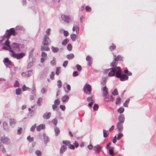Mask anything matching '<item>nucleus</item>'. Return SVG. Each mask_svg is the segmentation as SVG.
Here are the masks:
<instances>
[{
  "mask_svg": "<svg viewBox=\"0 0 156 156\" xmlns=\"http://www.w3.org/2000/svg\"><path fill=\"white\" fill-rule=\"evenodd\" d=\"M86 10L87 11L90 12L91 10V9L89 6H87L85 7Z\"/></svg>",
  "mask_w": 156,
  "mask_h": 156,
  "instance_id": "338daca9",
  "label": "nucleus"
},
{
  "mask_svg": "<svg viewBox=\"0 0 156 156\" xmlns=\"http://www.w3.org/2000/svg\"><path fill=\"white\" fill-rule=\"evenodd\" d=\"M0 147L1 148L2 151L3 153H5V150L4 147L3 145L0 142Z\"/></svg>",
  "mask_w": 156,
  "mask_h": 156,
  "instance_id": "2f4dec72",
  "label": "nucleus"
},
{
  "mask_svg": "<svg viewBox=\"0 0 156 156\" xmlns=\"http://www.w3.org/2000/svg\"><path fill=\"white\" fill-rule=\"evenodd\" d=\"M57 105H56L53 104L52 105V109L53 110L55 111V110L57 111L58 109H59L58 108H57Z\"/></svg>",
  "mask_w": 156,
  "mask_h": 156,
  "instance_id": "ea45409f",
  "label": "nucleus"
},
{
  "mask_svg": "<svg viewBox=\"0 0 156 156\" xmlns=\"http://www.w3.org/2000/svg\"><path fill=\"white\" fill-rule=\"evenodd\" d=\"M72 48V46L71 44H68L67 46V50L69 51H71Z\"/></svg>",
  "mask_w": 156,
  "mask_h": 156,
  "instance_id": "f704fd0d",
  "label": "nucleus"
},
{
  "mask_svg": "<svg viewBox=\"0 0 156 156\" xmlns=\"http://www.w3.org/2000/svg\"><path fill=\"white\" fill-rule=\"evenodd\" d=\"M21 89L18 88L16 90V93L17 95L20 94L21 93Z\"/></svg>",
  "mask_w": 156,
  "mask_h": 156,
  "instance_id": "c9c22d12",
  "label": "nucleus"
},
{
  "mask_svg": "<svg viewBox=\"0 0 156 156\" xmlns=\"http://www.w3.org/2000/svg\"><path fill=\"white\" fill-rule=\"evenodd\" d=\"M36 127V124H35L33 125L30 128V130L32 132H34V131L35 128Z\"/></svg>",
  "mask_w": 156,
  "mask_h": 156,
  "instance_id": "052dcab7",
  "label": "nucleus"
},
{
  "mask_svg": "<svg viewBox=\"0 0 156 156\" xmlns=\"http://www.w3.org/2000/svg\"><path fill=\"white\" fill-rule=\"evenodd\" d=\"M103 96H106L108 95V89L106 86H105L103 87Z\"/></svg>",
  "mask_w": 156,
  "mask_h": 156,
  "instance_id": "a211bd4d",
  "label": "nucleus"
},
{
  "mask_svg": "<svg viewBox=\"0 0 156 156\" xmlns=\"http://www.w3.org/2000/svg\"><path fill=\"white\" fill-rule=\"evenodd\" d=\"M3 62L5 64L6 66L7 67L10 68L8 65H12V62L10 60H9V58L7 57L5 58L4 59Z\"/></svg>",
  "mask_w": 156,
  "mask_h": 156,
  "instance_id": "9d476101",
  "label": "nucleus"
},
{
  "mask_svg": "<svg viewBox=\"0 0 156 156\" xmlns=\"http://www.w3.org/2000/svg\"><path fill=\"white\" fill-rule=\"evenodd\" d=\"M23 48V45L18 43H13L11 44V49H12L16 51H21V49Z\"/></svg>",
  "mask_w": 156,
  "mask_h": 156,
  "instance_id": "39448f33",
  "label": "nucleus"
},
{
  "mask_svg": "<svg viewBox=\"0 0 156 156\" xmlns=\"http://www.w3.org/2000/svg\"><path fill=\"white\" fill-rule=\"evenodd\" d=\"M87 101L88 102H92L93 101V100L92 99V97H88L87 99Z\"/></svg>",
  "mask_w": 156,
  "mask_h": 156,
  "instance_id": "864d4df0",
  "label": "nucleus"
},
{
  "mask_svg": "<svg viewBox=\"0 0 156 156\" xmlns=\"http://www.w3.org/2000/svg\"><path fill=\"white\" fill-rule=\"evenodd\" d=\"M98 108V106L97 104H95L93 107V109L94 110H97Z\"/></svg>",
  "mask_w": 156,
  "mask_h": 156,
  "instance_id": "4c0bfd02",
  "label": "nucleus"
},
{
  "mask_svg": "<svg viewBox=\"0 0 156 156\" xmlns=\"http://www.w3.org/2000/svg\"><path fill=\"white\" fill-rule=\"evenodd\" d=\"M61 18L62 20L64 22L68 23L71 19L69 16L62 15H61Z\"/></svg>",
  "mask_w": 156,
  "mask_h": 156,
  "instance_id": "1a4fd4ad",
  "label": "nucleus"
},
{
  "mask_svg": "<svg viewBox=\"0 0 156 156\" xmlns=\"http://www.w3.org/2000/svg\"><path fill=\"white\" fill-rule=\"evenodd\" d=\"M55 132V135L57 136L59 134L60 130L59 128L58 127H55L54 128Z\"/></svg>",
  "mask_w": 156,
  "mask_h": 156,
  "instance_id": "5701e85b",
  "label": "nucleus"
},
{
  "mask_svg": "<svg viewBox=\"0 0 156 156\" xmlns=\"http://www.w3.org/2000/svg\"><path fill=\"white\" fill-rule=\"evenodd\" d=\"M22 90L23 91L26 90H30V89L29 88L27 87L25 85H24L22 87Z\"/></svg>",
  "mask_w": 156,
  "mask_h": 156,
  "instance_id": "7c9ffc66",
  "label": "nucleus"
},
{
  "mask_svg": "<svg viewBox=\"0 0 156 156\" xmlns=\"http://www.w3.org/2000/svg\"><path fill=\"white\" fill-rule=\"evenodd\" d=\"M101 148V147L99 145H97L96 146H95L94 147V151L98 154H99L100 153V150Z\"/></svg>",
  "mask_w": 156,
  "mask_h": 156,
  "instance_id": "f8f14e48",
  "label": "nucleus"
},
{
  "mask_svg": "<svg viewBox=\"0 0 156 156\" xmlns=\"http://www.w3.org/2000/svg\"><path fill=\"white\" fill-rule=\"evenodd\" d=\"M84 92L86 94L90 95L91 94V87L90 85L86 83L83 89Z\"/></svg>",
  "mask_w": 156,
  "mask_h": 156,
  "instance_id": "423d86ee",
  "label": "nucleus"
},
{
  "mask_svg": "<svg viewBox=\"0 0 156 156\" xmlns=\"http://www.w3.org/2000/svg\"><path fill=\"white\" fill-rule=\"evenodd\" d=\"M76 36L75 34H72L70 35V37L73 41H76Z\"/></svg>",
  "mask_w": 156,
  "mask_h": 156,
  "instance_id": "bb28decb",
  "label": "nucleus"
},
{
  "mask_svg": "<svg viewBox=\"0 0 156 156\" xmlns=\"http://www.w3.org/2000/svg\"><path fill=\"white\" fill-rule=\"evenodd\" d=\"M22 128L20 127L17 130V134L19 135L21 133L22 131Z\"/></svg>",
  "mask_w": 156,
  "mask_h": 156,
  "instance_id": "5fc2aeb1",
  "label": "nucleus"
},
{
  "mask_svg": "<svg viewBox=\"0 0 156 156\" xmlns=\"http://www.w3.org/2000/svg\"><path fill=\"white\" fill-rule=\"evenodd\" d=\"M76 67L77 70L79 71H80L82 70V68L81 66L79 64H77L76 65Z\"/></svg>",
  "mask_w": 156,
  "mask_h": 156,
  "instance_id": "a19ab883",
  "label": "nucleus"
},
{
  "mask_svg": "<svg viewBox=\"0 0 156 156\" xmlns=\"http://www.w3.org/2000/svg\"><path fill=\"white\" fill-rule=\"evenodd\" d=\"M32 74V71L28 70L25 73L23 72L22 73V76L24 77H29Z\"/></svg>",
  "mask_w": 156,
  "mask_h": 156,
  "instance_id": "9b49d317",
  "label": "nucleus"
},
{
  "mask_svg": "<svg viewBox=\"0 0 156 156\" xmlns=\"http://www.w3.org/2000/svg\"><path fill=\"white\" fill-rule=\"evenodd\" d=\"M50 63L51 65L53 66H55V65L56 63V61L55 60L54 57H53V60L50 62Z\"/></svg>",
  "mask_w": 156,
  "mask_h": 156,
  "instance_id": "c85d7f7f",
  "label": "nucleus"
},
{
  "mask_svg": "<svg viewBox=\"0 0 156 156\" xmlns=\"http://www.w3.org/2000/svg\"><path fill=\"white\" fill-rule=\"evenodd\" d=\"M19 86V84L17 80H16L15 82L14 86L16 87H18Z\"/></svg>",
  "mask_w": 156,
  "mask_h": 156,
  "instance_id": "69168bd1",
  "label": "nucleus"
},
{
  "mask_svg": "<svg viewBox=\"0 0 156 156\" xmlns=\"http://www.w3.org/2000/svg\"><path fill=\"white\" fill-rule=\"evenodd\" d=\"M46 91V89L44 87L42 88L41 90V92L42 94H44L45 93Z\"/></svg>",
  "mask_w": 156,
  "mask_h": 156,
  "instance_id": "6e6d98bb",
  "label": "nucleus"
},
{
  "mask_svg": "<svg viewBox=\"0 0 156 156\" xmlns=\"http://www.w3.org/2000/svg\"><path fill=\"white\" fill-rule=\"evenodd\" d=\"M78 72L77 71H74L73 73V76L74 77L78 75Z\"/></svg>",
  "mask_w": 156,
  "mask_h": 156,
  "instance_id": "bf43d9fd",
  "label": "nucleus"
},
{
  "mask_svg": "<svg viewBox=\"0 0 156 156\" xmlns=\"http://www.w3.org/2000/svg\"><path fill=\"white\" fill-rule=\"evenodd\" d=\"M68 146H69V148L70 149L74 150V149H75V147H74V146L73 145H72V144H70V143L69 144V145Z\"/></svg>",
  "mask_w": 156,
  "mask_h": 156,
  "instance_id": "4d7b16f0",
  "label": "nucleus"
},
{
  "mask_svg": "<svg viewBox=\"0 0 156 156\" xmlns=\"http://www.w3.org/2000/svg\"><path fill=\"white\" fill-rule=\"evenodd\" d=\"M123 136V134L122 133H119L118 135V140H119Z\"/></svg>",
  "mask_w": 156,
  "mask_h": 156,
  "instance_id": "0e129e2a",
  "label": "nucleus"
},
{
  "mask_svg": "<svg viewBox=\"0 0 156 156\" xmlns=\"http://www.w3.org/2000/svg\"><path fill=\"white\" fill-rule=\"evenodd\" d=\"M10 126L13 127L16 123V120L14 119H10L9 120Z\"/></svg>",
  "mask_w": 156,
  "mask_h": 156,
  "instance_id": "dca6fc26",
  "label": "nucleus"
},
{
  "mask_svg": "<svg viewBox=\"0 0 156 156\" xmlns=\"http://www.w3.org/2000/svg\"><path fill=\"white\" fill-rule=\"evenodd\" d=\"M11 35L14 36L16 35V33L13 28H11L9 30H7L6 31V33L4 35V38H7V40L5 41V44L9 49H11V45H10V41L9 39Z\"/></svg>",
  "mask_w": 156,
  "mask_h": 156,
  "instance_id": "f03ea898",
  "label": "nucleus"
},
{
  "mask_svg": "<svg viewBox=\"0 0 156 156\" xmlns=\"http://www.w3.org/2000/svg\"><path fill=\"white\" fill-rule=\"evenodd\" d=\"M130 99L129 98L127 99L125 101V102L123 105L124 106L126 107H128V104L130 101Z\"/></svg>",
  "mask_w": 156,
  "mask_h": 156,
  "instance_id": "393cba45",
  "label": "nucleus"
},
{
  "mask_svg": "<svg viewBox=\"0 0 156 156\" xmlns=\"http://www.w3.org/2000/svg\"><path fill=\"white\" fill-rule=\"evenodd\" d=\"M36 94V90L35 85H34L33 86V89L32 92V94L33 95H35Z\"/></svg>",
  "mask_w": 156,
  "mask_h": 156,
  "instance_id": "37998d69",
  "label": "nucleus"
},
{
  "mask_svg": "<svg viewBox=\"0 0 156 156\" xmlns=\"http://www.w3.org/2000/svg\"><path fill=\"white\" fill-rule=\"evenodd\" d=\"M0 140L2 143L5 144H8L10 143L9 139L5 136L2 137L0 138Z\"/></svg>",
  "mask_w": 156,
  "mask_h": 156,
  "instance_id": "0eeeda50",
  "label": "nucleus"
},
{
  "mask_svg": "<svg viewBox=\"0 0 156 156\" xmlns=\"http://www.w3.org/2000/svg\"><path fill=\"white\" fill-rule=\"evenodd\" d=\"M70 143V141L67 140H63L62 141V143L68 146Z\"/></svg>",
  "mask_w": 156,
  "mask_h": 156,
  "instance_id": "e433bc0d",
  "label": "nucleus"
},
{
  "mask_svg": "<svg viewBox=\"0 0 156 156\" xmlns=\"http://www.w3.org/2000/svg\"><path fill=\"white\" fill-rule=\"evenodd\" d=\"M103 136L104 137H106L108 136V134L107 133V131L105 129H103Z\"/></svg>",
  "mask_w": 156,
  "mask_h": 156,
  "instance_id": "3c124183",
  "label": "nucleus"
},
{
  "mask_svg": "<svg viewBox=\"0 0 156 156\" xmlns=\"http://www.w3.org/2000/svg\"><path fill=\"white\" fill-rule=\"evenodd\" d=\"M51 48L53 53H57L59 51V49L58 48L54 47L53 46H51Z\"/></svg>",
  "mask_w": 156,
  "mask_h": 156,
  "instance_id": "aec40b11",
  "label": "nucleus"
},
{
  "mask_svg": "<svg viewBox=\"0 0 156 156\" xmlns=\"http://www.w3.org/2000/svg\"><path fill=\"white\" fill-rule=\"evenodd\" d=\"M10 52L11 53V56L14 57L17 59H20L23 58L25 55V54L23 52H21L20 53H16L13 50H10Z\"/></svg>",
  "mask_w": 156,
  "mask_h": 156,
  "instance_id": "20e7f679",
  "label": "nucleus"
},
{
  "mask_svg": "<svg viewBox=\"0 0 156 156\" xmlns=\"http://www.w3.org/2000/svg\"><path fill=\"white\" fill-rule=\"evenodd\" d=\"M69 41V40L68 39H65L62 42V44L63 45H66Z\"/></svg>",
  "mask_w": 156,
  "mask_h": 156,
  "instance_id": "c756f323",
  "label": "nucleus"
},
{
  "mask_svg": "<svg viewBox=\"0 0 156 156\" xmlns=\"http://www.w3.org/2000/svg\"><path fill=\"white\" fill-rule=\"evenodd\" d=\"M119 120L120 123H123L125 120L124 116L123 114H121L119 116Z\"/></svg>",
  "mask_w": 156,
  "mask_h": 156,
  "instance_id": "f3484780",
  "label": "nucleus"
},
{
  "mask_svg": "<svg viewBox=\"0 0 156 156\" xmlns=\"http://www.w3.org/2000/svg\"><path fill=\"white\" fill-rule=\"evenodd\" d=\"M114 148L113 147H110L108 148L109 154L111 155H113L114 154Z\"/></svg>",
  "mask_w": 156,
  "mask_h": 156,
  "instance_id": "4be33fe9",
  "label": "nucleus"
},
{
  "mask_svg": "<svg viewBox=\"0 0 156 156\" xmlns=\"http://www.w3.org/2000/svg\"><path fill=\"white\" fill-rule=\"evenodd\" d=\"M68 61H65L64 62H63V66L64 67H66L67 65V64L68 63Z\"/></svg>",
  "mask_w": 156,
  "mask_h": 156,
  "instance_id": "774afa93",
  "label": "nucleus"
},
{
  "mask_svg": "<svg viewBox=\"0 0 156 156\" xmlns=\"http://www.w3.org/2000/svg\"><path fill=\"white\" fill-rule=\"evenodd\" d=\"M33 65V62L32 61V62H29L28 64V66H27V68L28 69L31 67Z\"/></svg>",
  "mask_w": 156,
  "mask_h": 156,
  "instance_id": "49530a36",
  "label": "nucleus"
},
{
  "mask_svg": "<svg viewBox=\"0 0 156 156\" xmlns=\"http://www.w3.org/2000/svg\"><path fill=\"white\" fill-rule=\"evenodd\" d=\"M124 108L122 107H121L118 109V112L120 113H122L124 112Z\"/></svg>",
  "mask_w": 156,
  "mask_h": 156,
  "instance_id": "a878e982",
  "label": "nucleus"
},
{
  "mask_svg": "<svg viewBox=\"0 0 156 156\" xmlns=\"http://www.w3.org/2000/svg\"><path fill=\"white\" fill-rule=\"evenodd\" d=\"M128 76L125 74L119 75L118 72V78H119L121 81L127 80L128 79Z\"/></svg>",
  "mask_w": 156,
  "mask_h": 156,
  "instance_id": "6e6552de",
  "label": "nucleus"
},
{
  "mask_svg": "<svg viewBox=\"0 0 156 156\" xmlns=\"http://www.w3.org/2000/svg\"><path fill=\"white\" fill-rule=\"evenodd\" d=\"M52 122L55 126H56L57 123V119L56 118L53 119L52 120Z\"/></svg>",
  "mask_w": 156,
  "mask_h": 156,
  "instance_id": "8fccbe9b",
  "label": "nucleus"
},
{
  "mask_svg": "<svg viewBox=\"0 0 156 156\" xmlns=\"http://www.w3.org/2000/svg\"><path fill=\"white\" fill-rule=\"evenodd\" d=\"M3 129L4 130L8 131L9 129V127L8 126L7 122L4 121L3 122Z\"/></svg>",
  "mask_w": 156,
  "mask_h": 156,
  "instance_id": "2eb2a0df",
  "label": "nucleus"
},
{
  "mask_svg": "<svg viewBox=\"0 0 156 156\" xmlns=\"http://www.w3.org/2000/svg\"><path fill=\"white\" fill-rule=\"evenodd\" d=\"M67 147L64 145H62L60 149V153L61 154H62L67 150Z\"/></svg>",
  "mask_w": 156,
  "mask_h": 156,
  "instance_id": "ddd939ff",
  "label": "nucleus"
},
{
  "mask_svg": "<svg viewBox=\"0 0 156 156\" xmlns=\"http://www.w3.org/2000/svg\"><path fill=\"white\" fill-rule=\"evenodd\" d=\"M60 69V67H57L56 68L55 74L57 75H58L60 73L59 71Z\"/></svg>",
  "mask_w": 156,
  "mask_h": 156,
  "instance_id": "a18cd8bd",
  "label": "nucleus"
},
{
  "mask_svg": "<svg viewBox=\"0 0 156 156\" xmlns=\"http://www.w3.org/2000/svg\"><path fill=\"white\" fill-rule=\"evenodd\" d=\"M69 99V97L67 95H66L63 96L62 98V101L63 102H67Z\"/></svg>",
  "mask_w": 156,
  "mask_h": 156,
  "instance_id": "412c9836",
  "label": "nucleus"
},
{
  "mask_svg": "<svg viewBox=\"0 0 156 156\" xmlns=\"http://www.w3.org/2000/svg\"><path fill=\"white\" fill-rule=\"evenodd\" d=\"M44 141L45 144H46L48 141V137L46 136L45 134H43Z\"/></svg>",
  "mask_w": 156,
  "mask_h": 156,
  "instance_id": "b1692460",
  "label": "nucleus"
},
{
  "mask_svg": "<svg viewBox=\"0 0 156 156\" xmlns=\"http://www.w3.org/2000/svg\"><path fill=\"white\" fill-rule=\"evenodd\" d=\"M27 140L30 142H32L34 141V138L33 137H30V136L27 137Z\"/></svg>",
  "mask_w": 156,
  "mask_h": 156,
  "instance_id": "473e14b6",
  "label": "nucleus"
},
{
  "mask_svg": "<svg viewBox=\"0 0 156 156\" xmlns=\"http://www.w3.org/2000/svg\"><path fill=\"white\" fill-rule=\"evenodd\" d=\"M34 51V49H32L30 51V54H29V57H32L33 55V53Z\"/></svg>",
  "mask_w": 156,
  "mask_h": 156,
  "instance_id": "13d9d810",
  "label": "nucleus"
},
{
  "mask_svg": "<svg viewBox=\"0 0 156 156\" xmlns=\"http://www.w3.org/2000/svg\"><path fill=\"white\" fill-rule=\"evenodd\" d=\"M51 113L50 112H46L44 114L43 117L44 119H48L50 118Z\"/></svg>",
  "mask_w": 156,
  "mask_h": 156,
  "instance_id": "4468645a",
  "label": "nucleus"
},
{
  "mask_svg": "<svg viewBox=\"0 0 156 156\" xmlns=\"http://www.w3.org/2000/svg\"><path fill=\"white\" fill-rule=\"evenodd\" d=\"M63 34L66 37L67 36L69 35V32L65 30H63Z\"/></svg>",
  "mask_w": 156,
  "mask_h": 156,
  "instance_id": "680f3d73",
  "label": "nucleus"
},
{
  "mask_svg": "<svg viewBox=\"0 0 156 156\" xmlns=\"http://www.w3.org/2000/svg\"><path fill=\"white\" fill-rule=\"evenodd\" d=\"M57 86L59 88H60L62 86V83L60 80H58L57 81Z\"/></svg>",
  "mask_w": 156,
  "mask_h": 156,
  "instance_id": "72a5a7b5",
  "label": "nucleus"
},
{
  "mask_svg": "<svg viewBox=\"0 0 156 156\" xmlns=\"http://www.w3.org/2000/svg\"><path fill=\"white\" fill-rule=\"evenodd\" d=\"M45 128V125L44 124H41L37 127L36 129L37 131H40L42 129H44Z\"/></svg>",
  "mask_w": 156,
  "mask_h": 156,
  "instance_id": "6ab92c4d",
  "label": "nucleus"
},
{
  "mask_svg": "<svg viewBox=\"0 0 156 156\" xmlns=\"http://www.w3.org/2000/svg\"><path fill=\"white\" fill-rule=\"evenodd\" d=\"M51 40L48 35H44L42 42V45L41 46V51H48L50 48L48 46L50 44Z\"/></svg>",
  "mask_w": 156,
  "mask_h": 156,
  "instance_id": "f257e3e1",
  "label": "nucleus"
},
{
  "mask_svg": "<svg viewBox=\"0 0 156 156\" xmlns=\"http://www.w3.org/2000/svg\"><path fill=\"white\" fill-rule=\"evenodd\" d=\"M124 73H127L128 76H131L132 75V73L128 71L127 69H126L124 70Z\"/></svg>",
  "mask_w": 156,
  "mask_h": 156,
  "instance_id": "58836bf2",
  "label": "nucleus"
},
{
  "mask_svg": "<svg viewBox=\"0 0 156 156\" xmlns=\"http://www.w3.org/2000/svg\"><path fill=\"white\" fill-rule=\"evenodd\" d=\"M106 78H102V80L101 82V84L103 85H105L106 83Z\"/></svg>",
  "mask_w": 156,
  "mask_h": 156,
  "instance_id": "79ce46f5",
  "label": "nucleus"
},
{
  "mask_svg": "<svg viewBox=\"0 0 156 156\" xmlns=\"http://www.w3.org/2000/svg\"><path fill=\"white\" fill-rule=\"evenodd\" d=\"M112 94L114 96H115L117 95V89L116 88L112 92Z\"/></svg>",
  "mask_w": 156,
  "mask_h": 156,
  "instance_id": "603ef678",
  "label": "nucleus"
},
{
  "mask_svg": "<svg viewBox=\"0 0 156 156\" xmlns=\"http://www.w3.org/2000/svg\"><path fill=\"white\" fill-rule=\"evenodd\" d=\"M86 60L88 61H92V58L89 56H87L86 57Z\"/></svg>",
  "mask_w": 156,
  "mask_h": 156,
  "instance_id": "c03bdc74",
  "label": "nucleus"
},
{
  "mask_svg": "<svg viewBox=\"0 0 156 156\" xmlns=\"http://www.w3.org/2000/svg\"><path fill=\"white\" fill-rule=\"evenodd\" d=\"M54 103V104L56 105H59V104L60 103V101L59 100L56 99Z\"/></svg>",
  "mask_w": 156,
  "mask_h": 156,
  "instance_id": "09e8293b",
  "label": "nucleus"
},
{
  "mask_svg": "<svg viewBox=\"0 0 156 156\" xmlns=\"http://www.w3.org/2000/svg\"><path fill=\"white\" fill-rule=\"evenodd\" d=\"M114 61L111 63L110 66L113 67L111 71L109 73L108 76H112L115 75L117 78V66L116 61H117V57L114 58Z\"/></svg>",
  "mask_w": 156,
  "mask_h": 156,
  "instance_id": "7ed1b4c3",
  "label": "nucleus"
},
{
  "mask_svg": "<svg viewBox=\"0 0 156 156\" xmlns=\"http://www.w3.org/2000/svg\"><path fill=\"white\" fill-rule=\"evenodd\" d=\"M35 154L38 156H40L41 155V153L40 151L37 150L35 151Z\"/></svg>",
  "mask_w": 156,
  "mask_h": 156,
  "instance_id": "de8ad7c7",
  "label": "nucleus"
},
{
  "mask_svg": "<svg viewBox=\"0 0 156 156\" xmlns=\"http://www.w3.org/2000/svg\"><path fill=\"white\" fill-rule=\"evenodd\" d=\"M74 57V55L73 54H68L66 56V58L69 59L73 58Z\"/></svg>",
  "mask_w": 156,
  "mask_h": 156,
  "instance_id": "cd10ccee",
  "label": "nucleus"
},
{
  "mask_svg": "<svg viewBox=\"0 0 156 156\" xmlns=\"http://www.w3.org/2000/svg\"><path fill=\"white\" fill-rule=\"evenodd\" d=\"M42 100V99L41 98H39L38 100L37 101V105H39V106L41 105V101Z\"/></svg>",
  "mask_w": 156,
  "mask_h": 156,
  "instance_id": "e2e57ef3",
  "label": "nucleus"
}]
</instances>
